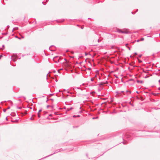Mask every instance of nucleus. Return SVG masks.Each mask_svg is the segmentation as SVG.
<instances>
[{
    "mask_svg": "<svg viewBox=\"0 0 160 160\" xmlns=\"http://www.w3.org/2000/svg\"><path fill=\"white\" fill-rule=\"evenodd\" d=\"M38 118H40V113H38Z\"/></svg>",
    "mask_w": 160,
    "mask_h": 160,
    "instance_id": "obj_6",
    "label": "nucleus"
},
{
    "mask_svg": "<svg viewBox=\"0 0 160 160\" xmlns=\"http://www.w3.org/2000/svg\"><path fill=\"white\" fill-rule=\"evenodd\" d=\"M144 38H141V39H140V41H143L144 40Z\"/></svg>",
    "mask_w": 160,
    "mask_h": 160,
    "instance_id": "obj_5",
    "label": "nucleus"
},
{
    "mask_svg": "<svg viewBox=\"0 0 160 160\" xmlns=\"http://www.w3.org/2000/svg\"><path fill=\"white\" fill-rule=\"evenodd\" d=\"M79 115H78V116H75V115H74V116H73V117H79Z\"/></svg>",
    "mask_w": 160,
    "mask_h": 160,
    "instance_id": "obj_7",
    "label": "nucleus"
},
{
    "mask_svg": "<svg viewBox=\"0 0 160 160\" xmlns=\"http://www.w3.org/2000/svg\"><path fill=\"white\" fill-rule=\"evenodd\" d=\"M137 82L138 83H142L143 81H142L137 80Z\"/></svg>",
    "mask_w": 160,
    "mask_h": 160,
    "instance_id": "obj_2",
    "label": "nucleus"
},
{
    "mask_svg": "<svg viewBox=\"0 0 160 160\" xmlns=\"http://www.w3.org/2000/svg\"><path fill=\"white\" fill-rule=\"evenodd\" d=\"M128 45V44H126V46H127Z\"/></svg>",
    "mask_w": 160,
    "mask_h": 160,
    "instance_id": "obj_18",
    "label": "nucleus"
},
{
    "mask_svg": "<svg viewBox=\"0 0 160 160\" xmlns=\"http://www.w3.org/2000/svg\"><path fill=\"white\" fill-rule=\"evenodd\" d=\"M35 116V115H32V117L30 119L31 120H33V117Z\"/></svg>",
    "mask_w": 160,
    "mask_h": 160,
    "instance_id": "obj_3",
    "label": "nucleus"
},
{
    "mask_svg": "<svg viewBox=\"0 0 160 160\" xmlns=\"http://www.w3.org/2000/svg\"><path fill=\"white\" fill-rule=\"evenodd\" d=\"M94 79V78H92L91 79V81H93Z\"/></svg>",
    "mask_w": 160,
    "mask_h": 160,
    "instance_id": "obj_9",
    "label": "nucleus"
},
{
    "mask_svg": "<svg viewBox=\"0 0 160 160\" xmlns=\"http://www.w3.org/2000/svg\"><path fill=\"white\" fill-rule=\"evenodd\" d=\"M88 53L87 52H85V55H88Z\"/></svg>",
    "mask_w": 160,
    "mask_h": 160,
    "instance_id": "obj_11",
    "label": "nucleus"
},
{
    "mask_svg": "<svg viewBox=\"0 0 160 160\" xmlns=\"http://www.w3.org/2000/svg\"><path fill=\"white\" fill-rule=\"evenodd\" d=\"M41 110H39V111H38V113H40V112H41Z\"/></svg>",
    "mask_w": 160,
    "mask_h": 160,
    "instance_id": "obj_12",
    "label": "nucleus"
},
{
    "mask_svg": "<svg viewBox=\"0 0 160 160\" xmlns=\"http://www.w3.org/2000/svg\"><path fill=\"white\" fill-rule=\"evenodd\" d=\"M65 65L67 66H68V67H69L70 66V65L69 64H68V63L67 62L66 64H65Z\"/></svg>",
    "mask_w": 160,
    "mask_h": 160,
    "instance_id": "obj_4",
    "label": "nucleus"
},
{
    "mask_svg": "<svg viewBox=\"0 0 160 160\" xmlns=\"http://www.w3.org/2000/svg\"><path fill=\"white\" fill-rule=\"evenodd\" d=\"M26 112H25V114H26Z\"/></svg>",
    "mask_w": 160,
    "mask_h": 160,
    "instance_id": "obj_16",
    "label": "nucleus"
},
{
    "mask_svg": "<svg viewBox=\"0 0 160 160\" xmlns=\"http://www.w3.org/2000/svg\"><path fill=\"white\" fill-rule=\"evenodd\" d=\"M2 57V55H1V56H0V59H1V57Z\"/></svg>",
    "mask_w": 160,
    "mask_h": 160,
    "instance_id": "obj_14",
    "label": "nucleus"
},
{
    "mask_svg": "<svg viewBox=\"0 0 160 160\" xmlns=\"http://www.w3.org/2000/svg\"><path fill=\"white\" fill-rule=\"evenodd\" d=\"M118 31L119 32H121L122 33H127V32L126 31H122L120 30H118Z\"/></svg>",
    "mask_w": 160,
    "mask_h": 160,
    "instance_id": "obj_1",
    "label": "nucleus"
},
{
    "mask_svg": "<svg viewBox=\"0 0 160 160\" xmlns=\"http://www.w3.org/2000/svg\"><path fill=\"white\" fill-rule=\"evenodd\" d=\"M138 61H139V62H140V63L141 62H142L141 60H138Z\"/></svg>",
    "mask_w": 160,
    "mask_h": 160,
    "instance_id": "obj_10",
    "label": "nucleus"
},
{
    "mask_svg": "<svg viewBox=\"0 0 160 160\" xmlns=\"http://www.w3.org/2000/svg\"><path fill=\"white\" fill-rule=\"evenodd\" d=\"M105 83H101L100 84V85H103V84H105Z\"/></svg>",
    "mask_w": 160,
    "mask_h": 160,
    "instance_id": "obj_8",
    "label": "nucleus"
},
{
    "mask_svg": "<svg viewBox=\"0 0 160 160\" xmlns=\"http://www.w3.org/2000/svg\"><path fill=\"white\" fill-rule=\"evenodd\" d=\"M140 41V40H137V42H139Z\"/></svg>",
    "mask_w": 160,
    "mask_h": 160,
    "instance_id": "obj_13",
    "label": "nucleus"
},
{
    "mask_svg": "<svg viewBox=\"0 0 160 160\" xmlns=\"http://www.w3.org/2000/svg\"><path fill=\"white\" fill-rule=\"evenodd\" d=\"M26 112H25V114H26Z\"/></svg>",
    "mask_w": 160,
    "mask_h": 160,
    "instance_id": "obj_17",
    "label": "nucleus"
},
{
    "mask_svg": "<svg viewBox=\"0 0 160 160\" xmlns=\"http://www.w3.org/2000/svg\"><path fill=\"white\" fill-rule=\"evenodd\" d=\"M128 48H129V49L130 50V48L129 47H128Z\"/></svg>",
    "mask_w": 160,
    "mask_h": 160,
    "instance_id": "obj_15",
    "label": "nucleus"
}]
</instances>
